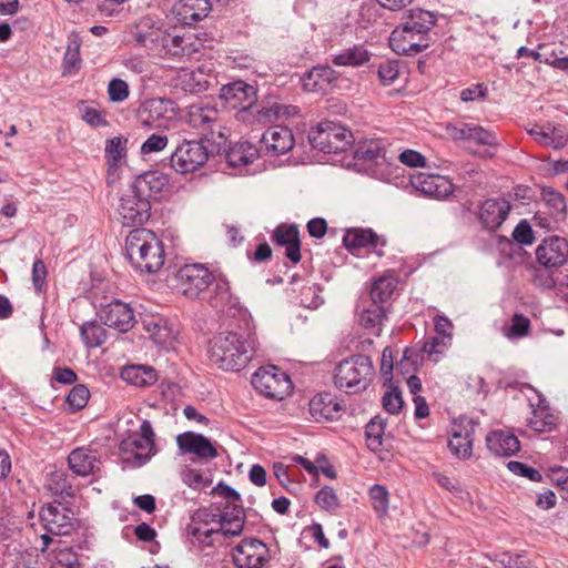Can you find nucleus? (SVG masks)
Returning <instances> with one entry per match:
<instances>
[{"label": "nucleus", "instance_id": "nucleus-42", "mask_svg": "<svg viewBox=\"0 0 568 568\" xmlns=\"http://www.w3.org/2000/svg\"><path fill=\"white\" fill-rule=\"evenodd\" d=\"M257 155V150L250 143H237L226 152V161L230 166L239 168L252 163Z\"/></svg>", "mask_w": 568, "mask_h": 568}, {"label": "nucleus", "instance_id": "nucleus-56", "mask_svg": "<svg viewBox=\"0 0 568 568\" xmlns=\"http://www.w3.org/2000/svg\"><path fill=\"white\" fill-rule=\"evenodd\" d=\"M90 397V392L84 385H75L67 396V404L73 410L82 409Z\"/></svg>", "mask_w": 568, "mask_h": 568}, {"label": "nucleus", "instance_id": "nucleus-43", "mask_svg": "<svg viewBox=\"0 0 568 568\" xmlns=\"http://www.w3.org/2000/svg\"><path fill=\"white\" fill-rule=\"evenodd\" d=\"M385 149L377 140H369L356 145L354 158L358 161L378 163L379 159H384Z\"/></svg>", "mask_w": 568, "mask_h": 568}, {"label": "nucleus", "instance_id": "nucleus-25", "mask_svg": "<svg viewBox=\"0 0 568 568\" xmlns=\"http://www.w3.org/2000/svg\"><path fill=\"white\" fill-rule=\"evenodd\" d=\"M261 142L271 155L284 154L294 145L291 130L284 126L270 128L262 135Z\"/></svg>", "mask_w": 568, "mask_h": 568}, {"label": "nucleus", "instance_id": "nucleus-13", "mask_svg": "<svg viewBox=\"0 0 568 568\" xmlns=\"http://www.w3.org/2000/svg\"><path fill=\"white\" fill-rule=\"evenodd\" d=\"M536 262L545 268H559L568 261V241L560 236L544 239L535 251Z\"/></svg>", "mask_w": 568, "mask_h": 568}, {"label": "nucleus", "instance_id": "nucleus-27", "mask_svg": "<svg viewBox=\"0 0 568 568\" xmlns=\"http://www.w3.org/2000/svg\"><path fill=\"white\" fill-rule=\"evenodd\" d=\"M211 10L209 0H179L173 7L178 20L183 24H192L205 18Z\"/></svg>", "mask_w": 568, "mask_h": 568}, {"label": "nucleus", "instance_id": "nucleus-24", "mask_svg": "<svg viewBox=\"0 0 568 568\" xmlns=\"http://www.w3.org/2000/svg\"><path fill=\"white\" fill-rule=\"evenodd\" d=\"M510 211V204L505 199H488L479 211L481 224L489 230H496L507 219Z\"/></svg>", "mask_w": 568, "mask_h": 568}, {"label": "nucleus", "instance_id": "nucleus-34", "mask_svg": "<svg viewBox=\"0 0 568 568\" xmlns=\"http://www.w3.org/2000/svg\"><path fill=\"white\" fill-rule=\"evenodd\" d=\"M339 410V404L333 400L331 394H317L310 400V413L317 422L333 420Z\"/></svg>", "mask_w": 568, "mask_h": 568}, {"label": "nucleus", "instance_id": "nucleus-40", "mask_svg": "<svg viewBox=\"0 0 568 568\" xmlns=\"http://www.w3.org/2000/svg\"><path fill=\"white\" fill-rule=\"evenodd\" d=\"M371 53L362 44H355L334 55L333 63L341 67H359L368 62Z\"/></svg>", "mask_w": 568, "mask_h": 568}, {"label": "nucleus", "instance_id": "nucleus-33", "mask_svg": "<svg viewBox=\"0 0 568 568\" xmlns=\"http://www.w3.org/2000/svg\"><path fill=\"white\" fill-rule=\"evenodd\" d=\"M436 23V17L430 11L423 9H412L404 18L402 27L414 31L415 34L428 37L429 31Z\"/></svg>", "mask_w": 568, "mask_h": 568}, {"label": "nucleus", "instance_id": "nucleus-62", "mask_svg": "<svg viewBox=\"0 0 568 568\" xmlns=\"http://www.w3.org/2000/svg\"><path fill=\"white\" fill-rule=\"evenodd\" d=\"M316 504L326 510H334L338 507V498L333 488L325 486L315 496Z\"/></svg>", "mask_w": 568, "mask_h": 568}, {"label": "nucleus", "instance_id": "nucleus-37", "mask_svg": "<svg viewBox=\"0 0 568 568\" xmlns=\"http://www.w3.org/2000/svg\"><path fill=\"white\" fill-rule=\"evenodd\" d=\"M149 338L159 346H170L175 338L173 329L163 318H149L143 322Z\"/></svg>", "mask_w": 568, "mask_h": 568}, {"label": "nucleus", "instance_id": "nucleus-3", "mask_svg": "<svg viewBox=\"0 0 568 568\" xmlns=\"http://www.w3.org/2000/svg\"><path fill=\"white\" fill-rule=\"evenodd\" d=\"M186 123L197 130L201 140L214 145V150H224L227 143L226 129L222 125L219 110L205 103L192 104L185 114Z\"/></svg>", "mask_w": 568, "mask_h": 568}, {"label": "nucleus", "instance_id": "nucleus-7", "mask_svg": "<svg viewBox=\"0 0 568 568\" xmlns=\"http://www.w3.org/2000/svg\"><path fill=\"white\" fill-rule=\"evenodd\" d=\"M175 287L189 298H199L214 281V274L203 264H186L175 274Z\"/></svg>", "mask_w": 568, "mask_h": 568}, {"label": "nucleus", "instance_id": "nucleus-35", "mask_svg": "<svg viewBox=\"0 0 568 568\" xmlns=\"http://www.w3.org/2000/svg\"><path fill=\"white\" fill-rule=\"evenodd\" d=\"M192 44L191 36L164 33L161 37L162 51L171 57L191 55L194 51H197Z\"/></svg>", "mask_w": 568, "mask_h": 568}, {"label": "nucleus", "instance_id": "nucleus-10", "mask_svg": "<svg viewBox=\"0 0 568 568\" xmlns=\"http://www.w3.org/2000/svg\"><path fill=\"white\" fill-rule=\"evenodd\" d=\"M40 520L44 529L52 535H68L74 529L75 516L72 509L62 503H51L42 507Z\"/></svg>", "mask_w": 568, "mask_h": 568}, {"label": "nucleus", "instance_id": "nucleus-53", "mask_svg": "<svg viewBox=\"0 0 568 568\" xmlns=\"http://www.w3.org/2000/svg\"><path fill=\"white\" fill-rule=\"evenodd\" d=\"M48 488L55 495H72V485L63 471L51 473L48 479Z\"/></svg>", "mask_w": 568, "mask_h": 568}, {"label": "nucleus", "instance_id": "nucleus-15", "mask_svg": "<svg viewBox=\"0 0 568 568\" xmlns=\"http://www.w3.org/2000/svg\"><path fill=\"white\" fill-rule=\"evenodd\" d=\"M476 424L469 418L454 422L448 440V448L458 458L467 459L473 454Z\"/></svg>", "mask_w": 568, "mask_h": 568}, {"label": "nucleus", "instance_id": "nucleus-16", "mask_svg": "<svg viewBox=\"0 0 568 568\" xmlns=\"http://www.w3.org/2000/svg\"><path fill=\"white\" fill-rule=\"evenodd\" d=\"M176 444L184 454L195 456L200 462H210L217 457V448L202 434L185 432L176 436Z\"/></svg>", "mask_w": 568, "mask_h": 568}, {"label": "nucleus", "instance_id": "nucleus-19", "mask_svg": "<svg viewBox=\"0 0 568 568\" xmlns=\"http://www.w3.org/2000/svg\"><path fill=\"white\" fill-rule=\"evenodd\" d=\"M389 45L397 54L414 55L427 49L429 42L428 37L417 36L414 31L399 26L390 33Z\"/></svg>", "mask_w": 568, "mask_h": 568}, {"label": "nucleus", "instance_id": "nucleus-36", "mask_svg": "<svg viewBox=\"0 0 568 568\" xmlns=\"http://www.w3.org/2000/svg\"><path fill=\"white\" fill-rule=\"evenodd\" d=\"M359 324L372 334L379 336L383 322L386 320V308L377 303H369L359 311Z\"/></svg>", "mask_w": 568, "mask_h": 568}, {"label": "nucleus", "instance_id": "nucleus-39", "mask_svg": "<svg viewBox=\"0 0 568 568\" xmlns=\"http://www.w3.org/2000/svg\"><path fill=\"white\" fill-rule=\"evenodd\" d=\"M397 286L395 276L385 274L376 278L371 286L369 296L371 303L383 305L394 294Z\"/></svg>", "mask_w": 568, "mask_h": 568}, {"label": "nucleus", "instance_id": "nucleus-4", "mask_svg": "<svg viewBox=\"0 0 568 568\" xmlns=\"http://www.w3.org/2000/svg\"><path fill=\"white\" fill-rule=\"evenodd\" d=\"M374 376V366L368 356L353 355L335 367L334 384L345 393L365 390Z\"/></svg>", "mask_w": 568, "mask_h": 568}, {"label": "nucleus", "instance_id": "nucleus-48", "mask_svg": "<svg viewBox=\"0 0 568 568\" xmlns=\"http://www.w3.org/2000/svg\"><path fill=\"white\" fill-rule=\"evenodd\" d=\"M211 286H213L214 295L210 300V303L214 307H221L231 302L230 283L224 276L214 275V281Z\"/></svg>", "mask_w": 568, "mask_h": 568}, {"label": "nucleus", "instance_id": "nucleus-22", "mask_svg": "<svg viewBox=\"0 0 568 568\" xmlns=\"http://www.w3.org/2000/svg\"><path fill=\"white\" fill-rule=\"evenodd\" d=\"M169 185V176L159 171H148L139 175L131 185L135 192L151 204L158 201Z\"/></svg>", "mask_w": 568, "mask_h": 568}, {"label": "nucleus", "instance_id": "nucleus-11", "mask_svg": "<svg viewBox=\"0 0 568 568\" xmlns=\"http://www.w3.org/2000/svg\"><path fill=\"white\" fill-rule=\"evenodd\" d=\"M232 558L236 568H263L270 560V550L256 538L243 539L234 547Z\"/></svg>", "mask_w": 568, "mask_h": 568}, {"label": "nucleus", "instance_id": "nucleus-5", "mask_svg": "<svg viewBox=\"0 0 568 568\" xmlns=\"http://www.w3.org/2000/svg\"><path fill=\"white\" fill-rule=\"evenodd\" d=\"M214 145L206 144L203 140H184L180 143L170 158L171 168L181 174H186L202 168L214 153Z\"/></svg>", "mask_w": 568, "mask_h": 568}, {"label": "nucleus", "instance_id": "nucleus-30", "mask_svg": "<svg viewBox=\"0 0 568 568\" xmlns=\"http://www.w3.org/2000/svg\"><path fill=\"white\" fill-rule=\"evenodd\" d=\"M337 80L336 72L326 65H317L303 78V87L311 92H325Z\"/></svg>", "mask_w": 568, "mask_h": 568}, {"label": "nucleus", "instance_id": "nucleus-29", "mask_svg": "<svg viewBox=\"0 0 568 568\" xmlns=\"http://www.w3.org/2000/svg\"><path fill=\"white\" fill-rule=\"evenodd\" d=\"M488 449L497 455L509 457L520 449L518 438L507 430H494L486 437Z\"/></svg>", "mask_w": 568, "mask_h": 568}, {"label": "nucleus", "instance_id": "nucleus-60", "mask_svg": "<svg viewBox=\"0 0 568 568\" xmlns=\"http://www.w3.org/2000/svg\"><path fill=\"white\" fill-rule=\"evenodd\" d=\"M402 393L396 387H390L383 396L382 404L389 414H398L403 407Z\"/></svg>", "mask_w": 568, "mask_h": 568}, {"label": "nucleus", "instance_id": "nucleus-41", "mask_svg": "<svg viewBox=\"0 0 568 568\" xmlns=\"http://www.w3.org/2000/svg\"><path fill=\"white\" fill-rule=\"evenodd\" d=\"M178 81L180 87L190 93H200L207 88V80L201 70L182 69L179 72Z\"/></svg>", "mask_w": 568, "mask_h": 568}, {"label": "nucleus", "instance_id": "nucleus-58", "mask_svg": "<svg viewBox=\"0 0 568 568\" xmlns=\"http://www.w3.org/2000/svg\"><path fill=\"white\" fill-rule=\"evenodd\" d=\"M556 268H545L538 265L532 268V282L542 290H550L556 285L554 271Z\"/></svg>", "mask_w": 568, "mask_h": 568}, {"label": "nucleus", "instance_id": "nucleus-49", "mask_svg": "<svg viewBox=\"0 0 568 568\" xmlns=\"http://www.w3.org/2000/svg\"><path fill=\"white\" fill-rule=\"evenodd\" d=\"M128 140L123 136H114L106 140L105 158L111 165H116L126 154Z\"/></svg>", "mask_w": 568, "mask_h": 568}, {"label": "nucleus", "instance_id": "nucleus-47", "mask_svg": "<svg viewBox=\"0 0 568 568\" xmlns=\"http://www.w3.org/2000/svg\"><path fill=\"white\" fill-rule=\"evenodd\" d=\"M81 336L88 347H98L105 342V329L93 322H87L80 327Z\"/></svg>", "mask_w": 568, "mask_h": 568}, {"label": "nucleus", "instance_id": "nucleus-26", "mask_svg": "<svg viewBox=\"0 0 568 568\" xmlns=\"http://www.w3.org/2000/svg\"><path fill=\"white\" fill-rule=\"evenodd\" d=\"M68 464L74 474L82 477L100 470V459L97 454L84 447L73 449L68 457Z\"/></svg>", "mask_w": 568, "mask_h": 568}, {"label": "nucleus", "instance_id": "nucleus-9", "mask_svg": "<svg viewBox=\"0 0 568 568\" xmlns=\"http://www.w3.org/2000/svg\"><path fill=\"white\" fill-rule=\"evenodd\" d=\"M176 114V104L166 98L149 99L138 110V118L142 125L159 129H170Z\"/></svg>", "mask_w": 568, "mask_h": 568}, {"label": "nucleus", "instance_id": "nucleus-38", "mask_svg": "<svg viewBox=\"0 0 568 568\" xmlns=\"http://www.w3.org/2000/svg\"><path fill=\"white\" fill-rule=\"evenodd\" d=\"M121 377L129 384L139 387L153 385L158 381L156 371L150 366L130 365L122 369Z\"/></svg>", "mask_w": 568, "mask_h": 568}, {"label": "nucleus", "instance_id": "nucleus-64", "mask_svg": "<svg viewBox=\"0 0 568 568\" xmlns=\"http://www.w3.org/2000/svg\"><path fill=\"white\" fill-rule=\"evenodd\" d=\"M549 477L554 485L561 491V497L565 499L568 494V468L554 467L549 470Z\"/></svg>", "mask_w": 568, "mask_h": 568}, {"label": "nucleus", "instance_id": "nucleus-18", "mask_svg": "<svg viewBox=\"0 0 568 568\" xmlns=\"http://www.w3.org/2000/svg\"><path fill=\"white\" fill-rule=\"evenodd\" d=\"M446 133L455 141H467L477 145L491 146L497 143L496 135L491 131L474 123H448Z\"/></svg>", "mask_w": 568, "mask_h": 568}, {"label": "nucleus", "instance_id": "nucleus-45", "mask_svg": "<svg viewBox=\"0 0 568 568\" xmlns=\"http://www.w3.org/2000/svg\"><path fill=\"white\" fill-rule=\"evenodd\" d=\"M384 430V422L378 416L372 418L371 422L366 425L365 436L367 446L371 450L376 452L382 447Z\"/></svg>", "mask_w": 568, "mask_h": 568}, {"label": "nucleus", "instance_id": "nucleus-6", "mask_svg": "<svg viewBox=\"0 0 568 568\" xmlns=\"http://www.w3.org/2000/svg\"><path fill=\"white\" fill-rule=\"evenodd\" d=\"M308 141L314 149L324 153L346 151L353 143V134L345 126L333 121H324L311 129Z\"/></svg>", "mask_w": 568, "mask_h": 568}, {"label": "nucleus", "instance_id": "nucleus-31", "mask_svg": "<svg viewBox=\"0 0 568 568\" xmlns=\"http://www.w3.org/2000/svg\"><path fill=\"white\" fill-rule=\"evenodd\" d=\"M343 243L347 250L362 247L376 248L378 245L384 246L385 241L371 229H351L343 236Z\"/></svg>", "mask_w": 568, "mask_h": 568}, {"label": "nucleus", "instance_id": "nucleus-14", "mask_svg": "<svg viewBox=\"0 0 568 568\" xmlns=\"http://www.w3.org/2000/svg\"><path fill=\"white\" fill-rule=\"evenodd\" d=\"M221 98L229 108L250 112L257 102V90L254 85L239 80L223 85Z\"/></svg>", "mask_w": 568, "mask_h": 568}, {"label": "nucleus", "instance_id": "nucleus-51", "mask_svg": "<svg viewBox=\"0 0 568 568\" xmlns=\"http://www.w3.org/2000/svg\"><path fill=\"white\" fill-rule=\"evenodd\" d=\"M542 200L550 209V213L555 216H561L566 212V201L561 193L555 191L552 187H544Z\"/></svg>", "mask_w": 568, "mask_h": 568}, {"label": "nucleus", "instance_id": "nucleus-52", "mask_svg": "<svg viewBox=\"0 0 568 568\" xmlns=\"http://www.w3.org/2000/svg\"><path fill=\"white\" fill-rule=\"evenodd\" d=\"M450 346V341L444 337H429L423 346V352L437 363L442 359L445 351Z\"/></svg>", "mask_w": 568, "mask_h": 568}, {"label": "nucleus", "instance_id": "nucleus-12", "mask_svg": "<svg viewBox=\"0 0 568 568\" xmlns=\"http://www.w3.org/2000/svg\"><path fill=\"white\" fill-rule=\"evenodd\" d=\"M151 204L131 186L120 199L118 212L125 226L141 225L150 217Z\"/></svg>", "mask_w": 568, "mask_h": 568}, {"label": "nucleus", "instance_id": "nucleus-59", "mask_svg": "<svg viewBox=\"0 0 568 568\" xmlns=\"http://www.w3.org/2000/svg\"><path fill=\"white\" fill-rule=\"evenodd\" d=\"M130 93L128 83L119 78H114L109 82L108 94L112 102L120 103L128 99Z\"/></svg>", "mask_w": 568, "mask_h": 568}, {"label": "nucleus", "instance_id": "nucleus-63", "mask_svg": "<svg viewBox=\"0 0 568 568\" xmlns=\"http://www.w3.org/2000/svg\"><path fill=\"white\" fill-rule=\"evenodd\" d=\"M514 240L521 245H530L535 241L534 232L526 220H521L513 232Z\"/></svg>", "mask_w": 568, "mask_h": 568}, {"label": "nucleus", "instance_id": "nucleus-57", "mask_svg": "<svg viewBox=\"0 0 568 568\" xmlns=\"http://www.w3.org/2000/svg\"><path fill=\"white\" fill-rule=\"evenodd\" d=\"M530 328V321L528 317L516 313L513 316L511 325L506 332V336L509 338H520L528 334Z\"/></svg>", "mask_w": 568, "mask_h": 568}, {"label": "nucleus", "instance_id": "nucleus-32", "mask_svg": "<svg viewBox=\"0 0 568 568\" xmlns=\"http://www.w3.org/2000/svg\"><path fill=\"white\" fill-rule=\"evenodd\" d=\"M528 133L536 142L545 146L561 149L567 143V134L565 131L561 128L554 126L549 123L542 126H534L528 131Z\"/></svg>", "mask_w": 568, "mask_h": 568}, {"label": "nucleus", "instance_id": "nucleus-50", "mask_svg": "<svg viewBox=\"0 0 568 568\" xmlns=\"http://www.w3.org/2000/svg\"><path fill=\"white\" fill-rule=\"evenodd\" d=\"M182 481L194 490H203L211 486L212 479L197 469L189 468L181 473Z\"/></svg>", "mask_w": 568, "mask_h": 568}, {"label": "nucleus", "instance_id": "nucleus-54", "mask_svg": "<svg viewBox=\"0 0 568 568\" xmlns=\"http://www.w3.org/2000/svg\"><path fill=\"white\" fill-rule=\"evenodd\" d=\"M369 497L374 510L384 516L388 509V491L382 485H374L369 489Z\"/></svg>", "mask_w": 568, "mask_h": 568}, {"label": "nucleus", "instance_id": "nucleus-46", "mask_svg": "<svg viewBox=\"0 0 568 568\" xmlns=\"http://www.w3.org/2000/svg\"><path fill=\"white\" fill-rule=\"evenodd\" d=\"M81 40L78 36L72 34L69 37L67 50L63 57L64 72H72L79 69L81 64L80 58Z\"/></svg>", "mask_w": 568, "mask_h": 568}, {"label": "nucleus", "instance_id": "nucleus-44", "mask_svg": "<svg viewBox=\"0 0 568 568\" xmlns=\"http://www.w3.org/2000/svg\"><path fill=\"white\" fill-rule=\"evenodd\" d=\"M229 506L225 507L227 509ZM234 510L236 515L234 517H229V511L225 510L221 516V529L223 535L226 537H235L239 536L244 527V510L242 506L235 505Z\"/></svg>", "mask_w": 568, "mask_h": 568}, {"label": "nucleus", "instance_id": "nucleus-8", "mask_svg": "<svg viewBox=\"0 0 568 568\" xmlns=\"http://www.w3.org/2000/svg\"><path fill=\"white\" fill-rule=\"evenodd\" d=\"M251 383L265 397L280 400L290 395L292 389L291 378L276 366L260 368L253 375Z\"/></svg>", "mask_w": 568, "mask_h": 568}, {"label": "nucleus", "instance_id": "nucleus-17", "mask_svg": "<svg viewBox=\"0 0 568 568\" xmlns=\"http://www.w3.org/2000/svg\"><path fill=\"white\" fill-rule=\"evenodd\" d=\"M154 437L152 425L145 419L140 426V435H133L124 439L121 443V449L133 453L141 464L146 463L154 454Z\"/></svg>", "mask_w": 568, "mask_h": 568}, {"label": "nucleus", "instance_id": "nucleus-23", "mask_svg": "<svg viewBox=\"0 0 568 568\" xmlns=\"http://www.w3.org/2000/svg\"><path fill=\"white\" fill-rule=\"evenodd\" d=\"M412 185L420 193L435 199H445L454 191L450 180L439 174L419 173L412 178Z\"/></svg>", "mask_w": 568, "mask_h": 568}, {"label": "nucleus", "instance_id": "nucleus-2", "mask_svg": "<svg viewBox=\"0 0 568 568\" xmlns=\"http://www.w3.org/2000/svg\"><path fill=\"white\" fill-rule=\"evenodd\" d=\"M125 255L130 264L142 273H155L164 264L162 242L148 229H134L126 235Z\"/></svg>", "mask_w": 568, "mask_h": 568}, {"label": "nucleus", "instance_id": "nucleus-21", "mask_svg": "<svg viewBox=\"0 0 568 568\" xmlns=\"http://www.w3.org/2000/svg\"><path fill=\"white\" fill-rule=\"evenodd\" d=\"M255 122L260 124L273 123L281 119H286L297 114V108L285 105L277 98L270 97L261 101L258 105H254L250 111Z\"/></svg>", "mask_w": 568, "mask_h": 568}, {"label": "nucleus", "instance_id": "nucleus-55", "mask_svg": "<svg viewBox=\"0 0 568 568\" xmlns=\"http://www.w3.org/2000/svg\"><path fill=\"white\" fill-rule=\"evenodd\" d=\"M52 568H79L78 555L68 547L58 549L54 554Z\"/></svg>", "mask_w": 568, "mask_h": 568}, {"label": "nucleus", "instance_id": "nucleus-1", "mask_svg": "<svg viewBox=\"0 0 568 568\" xmlns=\"http://www.w3.org/2000/svg\"><path fill=\"white\" fill-rule=\"evenodd\" d=\"M256 348L254 334L225 332L216 335L210 343L211 363L224 371L240 372L246 367Z\"/></svg>", "mask_w": 568, "mask_h": 568}, {"label": "nucleus", "instance_id": "nucleus-20", "mask_svg": "<svg viewBox=\"0 0 568 568\" xmlns=\"http://www.w3.org/2000/svg\"><path fill=\"white\" fill-rule=\"evenodd\" d=\"M100 320L108 326L125 333L135 323L133 310L129 304L119 300L112 301L100 311Z\"/></svg>", "mask_w": 568, "mask_h": 568}, {"label": "nucleus", "instance_id": "nucleus-61", "mask_svg": "<svg viewBox=\"0 0 568 568\" xmlns=\"http://www.w3.org/2000/svg\"><path fill=\"white\" fill-rule=\"evenodd\" d=\"M169 139L164 134L153 133L141 145L143 155L160 152L166 148Z\"/></svg>", "mask_w": 568, "mask_h": 568}, {"label": "nucleus", "instance_id": "nucleus-28", "mask_svg": "<svg viewBox=\"0 0 568 568\" xmlns=\"http://www.w3.org/2000/svg\"><path fill=\"white\" fill-rule=\"evenodd\" d=\"M298 230L294 225H280L273 233L274 242L285 247V256L293 263L301 261V243Z\"/></svg>", "mask_w": 568, "mask_h": 568}]
</instances>
